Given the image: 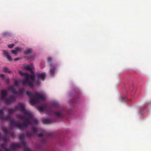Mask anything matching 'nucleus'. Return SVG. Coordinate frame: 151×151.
<instances>
[{"label":"nucleus","mask_w":151,"mask_h":151,"mask_svg":"<svg viewBox=\"0 0 151 151\" xmlns=\"http://www.w3.org/2000/svg\"><path fill=\"white\" fill-rule=\"evenodd\" d=\"M52 106L53 107L56 108H58L59 107V104H58V103L56 102L53 103L52 104Z\"/></svg>","instance_id":"nucleus-25"},{"label":"nucleus","mask_w":151,"mask_h":151,"mask_svg":"<svg viewBox=\"0 0 151 151\" xmlns=\"http://www.w3.org/2000/svg\"><path fill=\"white\" fill-rule=\"evenodd\" d=\"M24 91V90L23 88H21L19 91V93L21 95H22Z\"/></svg>","instance_id":"nucleus-32"},{"label":"nucleus","mask_w":151,"mask_h":151,"mask_svg":"<svg viewBox=\"0 0 151 151\" xmlns=\"http://www.w3.org/2000/svg\"><path fill=\"white\" fill-rule=\"evenodd\" d=\"M0 151H3L2 150L0 149Z\"/></svg>","instance_id":"nucleus-45"},{"label":"nucleus","mask_w":151,"mask_h":151,"mask_svg":"<svg viewBox=\"0 0 151 151\" xmlns=\"http://www.w3.org/2000/svg\"><path fill=\"white\" fill-rule=\"evenodd\" d=\"M0 76L3 78H4L5 77V75L3 74H1L0 75Z\"/></svg>","instance_id":"nucleus-38"},{"label":"nucleus","mask_w":151,"mask_h":151,"mask_svg":"<svg viewBox=\"0 0 151 151\" xmlns=\"http://www.w3.org/2000/svg\"><path fill=\"white\" fill-rule=\"evenodd\" d=\"M12 52L14 55H16L17 53V50H12L11 51Z\"/></svg>","instance_id":"nucleus-33"},{"label":"nucleus","mask_w":151,"mask_h":151,"mask_svg":"<svg viewBox=\"0 0 151 151\" xmlns=\"http://www.w3.org/2000/svg\"><path fill=\"white\" fill-rule=\"evenodd\" d=\"M28 122L26 123L21 124L20 122L15 121L14 119H11L10 121V126L11 127H18L19 129L21 130L27 127H28Z\"/></svg>","instance_id":"nucleus-2"},{"label":"nucleus","mask_w":151,"mask_h":151,"mask_svg":"<svg viewBox=\"0 0 151 151\" xmlns=\"http://www.w3.org/2000/svg\"><path fill=\"white\" fill-rule=\"evenodd\" d=\"M32 129L33 131V132H31L27 131V132L26 135L27 136L29 137V138H31L33 136L35 135V134H37V136L38 137H42L43 136L42 134L40 132L38 133L39 131L35 127H33L32 128Z\"/></svg>","instance_id":"nucleus-7"},{"label":"nucleus","mask_w":151,"mask_h":151,"mask_svg":"<svg viewBox=\"0 0 151 151\" xmlns=\"http://www.w3.org/2000/svg\"><path fill=\"white\" fill-rule=\"evenodd\" d=\"M45 139H43V140H42V142H45Z\"/></svg>","instance_id":"nucleus-43"},{"label":"nucleus","mask_w":151,"mask_h":151,"mask_svg":"<svg viewBox=\"0 0 151 151\" xmlns=\"http://www.w3.org/2000/svg\"><path fill=\"white\" fill-rule=\"evenodd\" d=\"M47 61L49 63L50 67L49 71L50 72L51 74H54L55 70V67L52 64L51 58L50 57L47 58Z\"/></svg>","instance_id":"nucleus-11"},{"label":"nucleus","mask_w":151,"mask_h":151,"mask_svg":"<svg viewBox=\"0 0 151 151\" xmlns=\"http://www.w3.org/2000/svg\"><path fill=\"white\" fill-rule=\"evenodd\" d=\"M14 46V44H10L8 45V47L10 48H12Z\"/></svg>","instance_id":"nucleus-35"},{"label":"nucleus","mask_w":151,"mask_h":151,"mask_svg":"<svg viewBox=\"0 0 151 151\" xmlns=\"http://www.w3.org/2000/svg\"><path fill=\"white\" fill-rule=\"evenodd\" d=\"M7 93L8 92L6 90H1L0 94L1 99L3 100H5L6 98Z\"/></svg>","instance_id":"nucleus-13"},{"label":"nucleus","mask_w":151,"mask_h":151,"mask_svg":"<svg viewBox=\"0 0 151 151\" xmlns=\"http://www.w3.org/2000/svg\"><path fill=\"white\" fill-rule=\"evenodd\" d=\"M19 73L22 76H25V74L21 70L19 71Z\"/></svg>","instance_id":"nucleus-30"},{"label":"nucleus","mask_w":151,"mask_h":151,"mask_svg":"<svg viewBox=\"0 0 151 151\" xmlns=\"http://www.w3.org/2000/svg\"><path fill=\"white\" fill-rule=\"evenodd\" d=\"M51 136L50 134H47V137H49V136Z\"/></svg>","instance_id":"nucleus-42"},{"label":"nucleus","mask_w":151,"mask_h":151,"mask_svg":"<svg viewBox=\"0 0 151 151\" xmlns=\"http://www.w3.org/2000/svg\"><path fill=\"white\" fill-rule=\"evenodd\" d=\"M3 53L4 55L7 58L9 61H11L12 60V58L9 55L8 51L6 50H4L3 51Z\"/></svg>","instance_id":"nucleus-16"},{"label":"nucleus","mask_w":151,"mask_h":151,"mask_svg":"<svg viewBox=\"0 0 151 151\" xmlns=\"http://www.w3.org/2000/svg\"><path fill=\"white\" fill-rule=\"evenodd\" d=\"M75 102H76V100H74L73 101V102H72L73 103H74Z\"/></svg>","instance_id":"nucleus-44"},{"label":"nucleus","mask_w":151,"mask_h":151,"mask_svg":"<svg viewBox=\"0 0 151 151\" xmlns=\"http://www.w3.org/2000/svg\"><path fill=\"white\" fill-rule=\"evenodd\" d=\"M26 94L30 98V104L32 105H35L40 102V100L44 101L45 100V97L42 95L38 93H35L34 96L35 98H32V93L30 91H27Z\"/></svg>","instance_id":"nucleus-1"},{"label":"nucleus","mask_w":151,"mask_h":151,"mask_svg":"<svg viewBox=\"0 0 151 151\" xmlns=\"http://www.w3.org/2000/svg\"><path fill=\"white\" fill-rule=\"evenodd\" d=\"M5 103L6 105H9L12 102L16 101V98L13 95H10L8 98H6L4 100Z\"/></svg>","instance_id":"nucleus-12"},{"label":"nucleus","mask_w":151,"mask_h":151,"mask_svg":"<svg viewBox=\"0 0 151 151\" xmlns=\"http://www.w3.org/2000/svg\"><path fill=\"white\" fill-rule=\"evenodd\" d=\"M14 84L15 86H18L19 85V82L17 80H16L14 82Z\"/></svg>","instance_id":"nucleus-34"},{"label":"nucleus","mask_w":151,"mask_h":151,"mask_svg":"<svg viewBox=\"0 0 151 151\" xmlns=\"http://www.w3.org/2000/svg\"><path fill=\"white\" fill-rule=\"evenodd\" d=\"M32 74L29 75V80L30 81H32V88L33 87V84H35V81H36L35 80V78L36 75H35L33 72Z\"/></svg>","instance_id":"nucleus-15"},{"label":"nucleus","mask_w":151,"mask_h":151,"mask_svg":"<svg viewBox=\"0 0 151 151\" xmlns=\"http://www.w3.org/2000/svg\"><path fill=\"white\" fill-rule=\"evenodd\" d=\"M72 110L70 109L67 111L64 109H60L56 111H53L52 113L54 115L59 118L64 117L66 114H71Z\"/></svg>","instance_id":"nucleus-3"},{"label":"nucleus","mask_w":151,"mask_h":151,"mask_svg":"<svg viewBox=\"0 0 151 151\" xmlns=\"http://www.w3.org/2000/svg\"><path fill=\"white\" fill-rule=\"evenodd\" d=\"M19 60V58H16L14 59V60L15 61H18V60Z\"/></svg>","instance_id":"nucleus-40"},{"label":"nucleus","mask_w":151,"mask_h":151,"mask_svg":"<svg viewBox=\"0 0 151 151\" xmlns=\"http://www.w3.org/2000/svg\"><path fill=\"white\" fill-rule=\"evenodd\" d=\"M25 79L22 81V83L24 85H28L31 88H32V81H30L29 80V75L28 73L25 74Z\"/></svg>","instance_id":"nucleus-9"},{"label":"nucleus","mask_w":151,"mask_h":151,"mask_svg":"<svg viewBox=\"0 0 151 151\" xmlns=\"http://www.w3.org/2000/svg\"><path fill=\"white\" fill-rule=\"evenodd\" d=\"M28 59H30L31 60H32L33 59V56H31L28 58Z\"/></svg>","instance_id":"nucleus-39"},{"label":"nucleus","mask_w":151,"mask_h":151,"mask_svg":"<svg viewBox=\"0 0 151 151\" xmlns=\"http://www.w3.org/2000/svg\"><path fill=\"white\" fill-rule=\"evenodd\" d=\"M24 151H31L28 148H24Z\"/></svg>","instance_id":"nucleus-36"},{"label":"nucleus","mask_w":151,"mask_h":151,"mask_svg":"<svg viewBox=\"0 0 151 151\" xmlns=\"http://www.w3.org/2000/svg\"><path fill=\"white\" fill-rule=\"evenodd\" d=\"M43 123L45 124H49L51 123V121L48 119H45L43 120Z\"/></svg>","instance_id":"nucleus-21"},{"label":"nucleus","mask_w":151,"mask_h":151,"mask_svg":"<svg viewBox=\"0 0 151 151\" xmlns=\"http://www.w3.org/2000/svg\"><path fill=\"white\" fill-rule=\"evenodd\" d=\"M150 106V104L149 103L146 102L143 105V108H146Z\"/></svg>","instance_id":"nucleus-23"},{"label":"nucleus","mask_w":151,"mask_h":151,"mask_svg":"<svg viewBox=\"0 0 151 151\" xmlns=\"http://www.w3.org/2000/svg\"><path fill=\"white\" fill-rule=\"evenodd\" d=\"M14 108L17 111L20 110L23 112L26 115L28 116L29 118L31 117V114L26 110L25 106L24 104L20 103L18 106H15Z\"/></svg>","instance_id":"nucleus-5"},{"label":"nucleus","mask_w":151,"mask_h":151,"mask_svg":"<svg viewBox=\"0 0 151 151\" xmlns=\"http://www.w3.org/2000/svg\"><path fill=\"white\" fill-rule=\"evenodd\" d=\"M125 98H123V97H122L121 98V101H123V100Z\"/></svg>","instance_id":"nucleus-41"},{"label":"nucleus","mask_w":151,"mask_h":151,"mask_svg":"<svg viewBox=\"0 0 151 151\" xmlns=\"http://www.w3.org/2000/svg\"><path fill=\"white\" fill-rule=\"evenodd\" d=\"M32 51V49H27L24 51V53L25 54H28L31 53Z\"/></svg>","instance_id":"nucleus-19"},{"label":"nucleus","mask_w":151,"mask_h":151,"mask_svg":"<svg viewBox=\"0 0 151 151\" xmlns=\"http://www.w3.org/2000/svg\"><path fill=\"white\" fill-rule=\"evenodd\" d=\"M39 109L41 111L45 110H48V107L46 105H43L38 107Z\"/></svg>","instance_id":"nucleus-18"},{"label":"nucleus","mask_w":151,"mask_h":151,"mask_svg":"<svg viewBox=\"0 0 151 151\" xmlns=\"http://www.w3.org/2000/svg\"><path fill=\"white\" fill-rule=\"evenodd\" d=\"M15 50H17V51H21L22 50V49L20 47H16L15 48Z\"/></svg>","instance_id":"nucleus-31"},{"label":"nucleus","mask_w":151,"mask_h":151,"mask_svg":"<svg viewBox=\"0 0 151 151\" xmlns=\"http://www.w3.org/2000/svg\"><path fill=\"white\" fill-rule=\"evenodd\" d=\"M17 116L18 118L25 120V122L23 123H26L28 122V126L31 123V122L29 121V119H32V116L31 114V117L29 118L27 115L26 116H23L20 114H18Z\"/></svg>","instance_id":"nucleus-10"},{"label":"nucleus","mask_w":151,"mask_h":151,"mask_svg":"<svg viewBox=\"0 0 151 151\" xmlns=\"http://www.w3.org/2000/svg\"><path fill=\"white\" fill-rule=\"evenodd\" d=\"M30 120H32L33 123L36 125L38 123V120L36 119H34L33 116H32V119H29V121H30Z\"/></svg>","instance_id":"nucleus-24"},{"label":"nucleus","mask_w":151,"mask_h":151,"mask_svg":"<svg viewBox=\"0 0 151 151\" xmlns=\"http://www.w3.org/2000/svg\"><path fill=\"white\" fill-rule=\"evenodd\" d=\"M4 113V111L3 110H0V115Z\"/></svg>","instance_id":"nucleus-37"},{"label":"nucleus","mask_w":151,"mask_h":151,"mask_svg":"<svg viewBox=\"0 0 151 151\" xmlns=\"http://www.w3.org/2000/svg\"><path fill=\"white\" fill-rule=\"evenodd\" d=\"M8 89L12 93L14 94H17L18 93L16 89L13 86H9L8 87Z\"/></svg>","instance_id":"nucleus-17"},{"label":"nucleus","mask_w":151,"mask_h":151,"mask_svg":"<svg viewBox=\"0 0 151 151\" xmlns=\"http://www.w3.org/2000/svg\"><path fill=\"white\" fill-rule=\"evenodd\" d=\"M11 115H9L7 116H5V120H10V121L11 120Z\"/></svg>","instance_id":"nucleus-28"},{"label":"nucleus","mask_w":151,"mask_h":151,"mask_svg":"<svg viewBox=\"0 0 151 151\" xmlns=\"http://www.w3.org/2000/svg\"><path fill=\"white\" fill-rule=\"evenodd\" d=\"M17 111L15 108L14 109H9L8 110L9 113L10 115H11L12 113H13L15 111Z\"/></svg>","instance_id":"nucleus-22"},{"label":"nucleus","mask_w":151,"mask_h":151,"mask_svg":"<svg viewBox=\"0 0 151 151\" xmlns=\"http://www.w3.org/2000/svg\"><path fill=\"white\" fill-rule=\"evenodd\" d=\"M18 143L20 144L21 145V147H24L26 146V143L23 140L21 141L20 142Z\"/></svg>","instance_id":"nucleus-26"},{"label":"nucleus","mask_w":151,"mask_h":151,"mask_svg":"<svg viewBox=\"0 0 151 151\" xmlns=\"http://www.w3.org/2000/svg\"><path fill=\"white\" fill-rule=\"evenodd\" d=\"M0 119L2 120H5V116L3 114L0 115Z\"/></svg>","instance_id":"nucleus-29"},{"label":"nucleus","mask_w":151,"mask_h":151,"mask_svg":"<svg viewBox=\"0 0 151 151\" xmlns=\"http://www.w3.org/2000/svg\"><path fill=\"white\" fill-rule=\"evenodd\" d=\"M24 137H25V135L24 134H22L19 135V138L20 139H21L22 140L24 139Z\"/></svg>","instance_id":"nucleus-27"},{"label":"nucleus","mask_w":151,"mask_h":151,"mask_svg":"<svg viewBox=\"0 0 151 151\" xmlns=\"http://www.w3.org/2000/svg\"><path fill=\"white\" fill-rule=\"evenodd\" d=\"M2 130L5 133V134L4 135V137H2V138L4 142L3 144H7V134H10V136L13 138L14 137L15 134L14 133L11 132V131L9 129H8L5 127H3L2 128Z\"/></svg>","instance_id":"nucleus-6"},{"label":"nucleus","mask_w":151,"mask_h":151,"mask_svg":"<svg viewBox=\"0 0 151 151\" xmlns=\"http://www.w3.org/2000/svg\"><path fill=\"white\" fill-rule=\"evenodd\" d=\"M46 74L45 73H37L36 75V77L37 80L35 81V85L36 86L39 85L40 84V79H41L44 81L45 78Z\"/></svg>","instance_id":"nucleus-8"},{"label":"nucleus","mask_w":151,"mask_h":151,"mask_svg":"<svg viewBox=\"0 0 151 151\" xmlns=\"http://www.w3.org/2000/svg\"><path fill=\"white\" fill-rule=\"evenodd\" d=\"M3 70L4 71L5 73H11V71L9 70V69L6 67H4L3 68Z\"/></svg>","instance_id":"nucleus-20"},{"label":"nucleus","mask_w":151,"mask_h":151,"mask_svg":"<svg viewBox=\"0 0 151 151\" xmlns=\"http://www.w3.org/2000/svg\"><path fill=\"white\" fill-rule=\"evenodd\" d=\"M7 146L6 144H1V147L3 148L5 151H12L16 148L21 147V145L20 144L18 143H13L11 144L10 147L11 148H8L6 147Z\"/></svg>","instance_id":"nucleus-4"},{"label":"nucleus","mask_w":151,"mask_h":151,"mask_svg":"<svg viewBox=\"0 0 151 151\" xmlns=\"http://www.w3.org/2000/svg\"><path fill=\"white\" fill-rule=\"evenodd\" d=\"M24 68L25 70L30 71L31 73H32L33 72V70L34 68V66L33 64H31L30 65H28L27 66L24 67Z\"/></svg>","instance_id":"nucleus-14"}]
</instances>
